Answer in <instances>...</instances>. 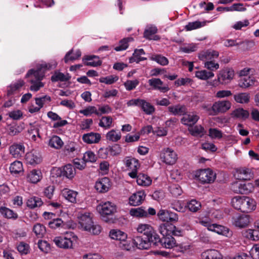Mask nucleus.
Masks as SVG:
<instances>
[{
    "label": "nucleus",
    "mask_w": 259,
    "mask_h": 259,
    "mask_svg": "<svg viewBox=\"0 0 259 259\" xmlns=\"http://www.w3.org/2000/svg\"><path fill=\"white\" fill-rule=\"evenodd\" d=\"M251 222L248 215L237 214L232 218V223L237 227L242 228L247 226Z\"/></svg>",
    "instance_id": "14"
},
{
    "label": "nucleus",
    "mask_w": 259,
    "mask_h": 259,
    "mask_svg": "<svg viewBox=\"0 0 259 259\" xmlns=\"http://www.w3.org/2000/svg\"><path fill=\"white\" fill-rule=\"evenodd\" d=\"M24 82L22 80H18L16 82L12 83L8 88V95H11L16 91L19 90L23 85Z\"/></svg>",
    "instance_id": "53"
},
{
    "label": "nucleus",
    "mask_w": 259,
    "mask_h": 259,
    "mask_svg": "<svg viewBox=\"0 0 259 259\" xmlns=\"http://www.w3.org/2000/svg\"><path fill=\"white\" fill-rule=\"evenodd\" d=\"M139 107L147 115H151L155 111L154 107L150 103L141 99Z\"/></svg>",
    "instance_id": "41"
},
{
    "label": "nucleus",
    "mask_w": 259,
    "mask_h": 259,
    "mask_svg": "<svg viewBox=\"0 0 259 259\" xmlns=\"http://www.w3.org/2000/svg\"><path fill=\"white\" fill-rule=\"evenodd\" d=\"M137 183L139 186L143 187L149 186L152 184V179L147 175L140 173H137Z\"/></svg>",
    "instance_id": "29"
},
{
    "label": "nucleus",
    "mask_w": 259,
    "mask_h": 259,
    "mask_svg": "<svg viewBox=\"0 0 259 259\" xmlns=\"http://www.w3.org/2000/svg\"><path fill=\"white\" fill-rule=\"evenodd\" d=\"M256 80L253 75H249L244 77L239 80V85L242 88H248L251 86H253L256 83Z\"/></svg>",
    "instance_id": "33"
},
{
    "label": "nucleus",
    "mask_w": 259,
    "mask_h": 259,
    "mask_svg": "<svg viewBox=\"0 0 259 259\" xmlns=\"http://www.w3.org/2000/svg\"><path fill=\"white\" fill-rule=\"evenodd\" d=\"M101 139V135L97 133L90 132L82 135V141L88 144H96L99 142Z\"/></svg>",
    "instance_id": "24"
},
{
    "label": "nucleus",
    "mask_w": 259,
    "mask_h": 259,
    "mask_svg": "<svg viewBox=\"0 0 259 259\" xmlns=\"http://www.w3.org/2000/svg\"><path fill=\"white\" fill-rule=\"evenodd\" d=\"M97 210L100 213L103 219L106 222H108L107 218L112 215L117 211L116 205L110 201L101 202L97 206Z\"/></svg>",
    "instance_id": "6"
},
{
    "label": "nucleus",
    "mask_w": 259,
    "mask_h": 259,
    "mask_svg": "<svg viewBox=\"0 0 259 259\" xmlns=\"http://www.w3.org/2000/svg\"><path fill=\"white\" fill-rule=\"evenodd\" d=\"M234 76V71L232 68H225L220 71L218 80L221 84L229 83Z\"/></svg>",
    "instance_id": "12"
},
{
    "label": "nucleus",
    "mask_w": 259,
    "mask_h": 259,
    "mask_svg": "<svg viewBox=\"0 0 259 259\" xmlns=\"http://www.w3.org/2000/svg\"><path fill=\"white\" fill-rule=\"evenodd\" d=\"M57 65L56 61L49 63L40 64L36 70L30 69L26 75V78H30V83L31 84L30 90L31 91L37 92L44 86L41 82L45 76L46 71L55 68Z\"/></svg>",
    "instance_id": "1"
},
{
    "label": "nucleus",
    "mask_w": 259,
    "mask_h": 259,
    "mask_svg": "<svg viewBox=\"0 0 259 259\" xmlns=\"http://www.w3.org/2000/svg\"><path fill=\"white\" fill-rule=\"evenodd\" d=\"M0 212L4 217L8 219L15 220L18 218V215L16 213L14 212L12 210L5 207L0 208Z\"/></svg>",
    "instance_id": "56"
},
{
    "label": "nucleus",
    "mask_w": 259,
    "mask_h": 259,
    "mask_svg": "<svg viewBox=\"0 0 259 259\" xmlns=\"http://www.w3.org/2000/svg\"><path fill=\"white\" fill-rule=\"evenodd\" d=\"M168 110L174 115H184L187 112L186 106L181 104L169 106Z\"/></svg>",
    "instance_id": "34"
},
{
    "label": "nucleus",
    "mask_w": 259,
    "mask_h": 259,
    "mask_svg": "<svg viewBox=\"0 0 259 259\" xmlns=\"http://www.w3.org/2000/svg\"><path fill=\"white\" fill-rule=\"evenodd\" d=\"M145 54L144 51L142 49H136L135 50L133 53V56L129 59V62L130 63L136 62L139 63L141 61L145 60L146 59V58L141 57L142 55Z\"/></svg>",
    "instance_id": "47"
},
{
    "label": "nucleus",
    "mask_w": 259,
    "mask_h": 259,
    "mask_svg": "<svg viewBox=\"0 0 259 259\" xmlns=\"http://www.w3.org/2000/svg\"><path fill=\"white\" fill-rule=\"evenodd\" d=\"M207 22H209V21L200 22L199 21H196L194 22H189L188 24L185 26V29L187 31H191L200 28L204 26Z\"/></svg>",
    "instance_id": "54"
},
{
    "label": "nucleus",
    "mask_w": 259,
    "mask_h": 259,
    "mask_svg": "<svg viewBox=\"0 0 259 259\" xmlns=\"http://www.w3.org/2000/svg\"><path fill=\"white\" fill-rule=\"evenodd\" d=\"M81 55V53L79 50L73 51V50L69 51L65 55L64 60L66 63L69 61H73L78 59Z\"/></svg>",
    "instance_id": "45"
},
{
    "label": "nucleus",
    "mask_w": 259,
    "mask_h": 259,
    "mask_svg": "<svg viewBox=\"0 0 259 259\" xmlns=\"http://www.w3.org/2000/svg\"><path fill=\"white\" fill-rule=\"evenodd\" d=\"M123 163L128 169L131 171L128 173V175L131 178L135 179L140 165L139 160L133 157H126L124 158Z\"/></svg>",
    "instance_id": "10"
},
{
    "label": "nucleus",
    "mask_w": 259,
    "mask_h": 259,
    "mask_svg": "<svg viewBox=\"0 0 259 259\" xmlns=\"http://www.w3.org/2000/svg\"><path fill=\"white\" fill-rule=\"evenodd\" d=\"M42 178V175L40 169H33L30 170L26 175V181L32 184H36Z\"/></svg>",
    "instance_id": "19"
},
{
    "label": "nucleus",
    "mask_w": 259,
    "mask_h": 259,
    "mask_svg": "<svg viewBox=\"0 0 259 259\" xmlns=\"http://www.w3.org/2000/svg\"><path fill=\"white\" fill-rule=\"evenodd\" d=\"M9 169L12 174H18L23 171L22 163L16 160L11 164Z\"/></svg>",
    "instance_id": "51"
},
{
    "label": "nucleus",
    "mask_w": 259,
    "mask_h": 259,
    "mask_svg": "<svg viewBox=\"0 0 259 259\" xmlns=\"http://www.w3.org/2000/svg\"><path fill=\"white\" fill-rule=\"evenodd\" d=\"M251 43V41L245 40L244 41L241 40L239 38L236 39H227L224 42V45L227 47H232L235 46H239L242 45H249V44Z\"/></svg>",
    "instance_id": "38"
},
{
    "label": "nucleus",
    "mask_w": 259,
    "mask_h": 259,
    "mask_svg": "<svg viewBox=\"0 0 259 259\" xmlns=\"http://www.w3.org/2000/svg\"><path fill=\"white\" fill-rule=\"evenodd\" d=\"M130 214L137 218H145L148 217V213L142 207L132 208L130 210Z\"/></svg>",
    "instance_id": "36"
},
{
    "label": "nucleus",
    "mask_w": 259,
    "mask_h": 259,
    "mask_svg": "<svg viewBox=\"0 0 259 259\" xmlns=\"http://www.w3.org/2000/svg\"><path fill=\"white\" fill-rule=\"evenodd\" d=\"M199 119V116L196 112H192L185 113L181 119L182 123L186 125L192 126L195 124Z\"/></svg>",
    "instance_id": "18"
},
{
    "label": "nucleus",
    "mask_w": 259,
    "mask_h": 259,
    "mask_svg": "<svg viewBox=\"0 0 259 259\" xmlns=\"http://www.w3.org/2000/svg\"><path fill=\"white\" fill-rule=\"evenodd\" d=\"M234 176L235 178L239 180H247L252 177L251 170L246 167L237 168Z\"/></svg>",
    "instance_id": "20"
},
{
    "label": "nucleus",
    "mask_w": 259,
    "mask_h": 259,
    "mask_svg": "<svg viewBox=\"0 0 259 259\" xmlns=\"http://www.w3.org/2000/svg\"><path fill=\"white\" fill-rule=\"evenodd\" d=\"M106 137L107 140L115 142L120 139L121 135L120 132L112 130L106 134Z\"/></svg>",
    "instance_id": "57"
},
{
    "label": "nucleus",
    "mask_w": 259,
    "mask_h": 259,
    "mask_svg": "<svg viewBox=\"0 0 259 259\" xmlns=\"http://www.w3.org/2000/svg\"><path fill=\"white\" fill-rule=\"evenodd\" d=\"M111 186V183L109 179L104 177L97 181L95 188L100 193H105L109 190Z\"/></svg>",
    "instance_id": "16"
},
{
    "label": "nucleus",
    "mask_w": 259,
    "mask_h": 259,
    "mask_svg": "<svg viewBox=\"0 0 259 259\" xmlns=\"http://www.w3.org/2000/svg\"><path fill=\"white\" fill-rule=\"evenodd\" d=\"M77 219L80 227L83 230L94 235H98L101 232V227L93 224L90 212L82 210L78 213Z\"/></svg>",
    "instance_id": "2"
},
{
    "label": "nucleus",
    "mask_w": 259,
    "mask_h": 259,
    "mask_svg": "<svg viewBox=\"0 0 259 259\" xmlns=\"http://www.w3.org/2000/svg\"><path fill=\"white\" fill-rule=\"evenodd\" d=\"M159 159L167 165H172L177 161L178 157L173 149L166 147L162 149L160 152Z\"/></svg>",
    "instance_id": "7"
},
{
    "label": "nucleus",
    "mask_w": 259,
    "mask_h": 259,
    "mask_svg": "<svg viewBox=\"0 0 259 259\" xmlns=\"http://www.w3.org/2000/svg\"><path fill=\"white\" fill-rule=\"evenodd\" d=\"M63 176L67 179H72L75 175V168L71 164H67L62 168Z\"/></svg>",
    "instance_id": "40"
},
{
    "label": "nucleus",
    "mask_w": 259,
    "mask_h": 259,
    "mask_svg": "<svg viewBox=\"0 0 259 259\" xmlns=\"http://www.w3.org/2000/svg\"><path fill=\"white\" fill-rule=\"evenodd\" d=\"M63 176V171L61 168L53 167L51 170V179L53 182L59 183L60 179Z\"/></svg>",
    "instance_id": "49"
},
{
    "label": "nucleus",
    "mask_w": 259,
    "mask_h": 259,
    "mask_svg": "<svg viewBox=\"0 0 259 259\" xmlns=\"http://www.w3.org/2000/svg\"><path fill=\"white\" fill-rule=\"evenodd\" d=\"M26 203L28 207L32 209L40 207L43 203L41 198L38 197H32L27 200Z\"/></svg>",
    "instance_id": "50"
},
{
    "label": "nucleus",
    "mask_w": 259,
    "mask_h": 259,
    "mask_svg": "<svg viewBox=\"0 0 259 259\" xmlns=\"http://www.w3.org/2000/svg\"><path fill=\"white\" fill-rule=\"evenodd\" d=\"M200 203L195 199H192L187 202L186 207L192 212L197 211L201 207Z\"/></svg>",
    "instance_id": "58"
},
{
    "label": "nucleus",
    "mask_w": 259,
    "mask_h": 259,
    "mask_svg": "<svg viewBox=\"0 0 259 259\" xmlns=\"http://www.w3.org/2000/svg\"><path fill=\"white\" fill-rule=\"evenodd\" d=\"M118 79V77L116 75H110L106 77H101L99 81L107 84H111L116 82Z\"/></svg>",
    "instance_id": "64"
},
{
    "label": "nucleus",
    "mask_w": 259,
    "mask_h": 259,
    "mask_svg": "<svg viewBox=\"0 0 259 259\" xmlns=\"http://www.w3.org/2000/svg\"><path fill=\"white\" fill-rule=\"evenodd\" d=\"M112 122V118L109 116H103L100 120L99 125L100 126L105 128L111 127Z\"/></svg>",
    "instance_id": "61"
},
{
    "label": "nucleus",
    "mask_w": 259,
    "mask_h": 259,
    "mask_svg": "<svg viewBox=\"0 0 259 259\" xmlns=\"http://www.w3.org/2000/svg\"><path fill=\"white\" fill-rule=\"evenodd\" d=\"M219 53L218 51L208 50L202 52L199 54L198 57L200 60L204 62L207 61L212 60L219 57Z\"/></svg>",
    "instance_id": "27"
},
{
    "label": "nucleus",
    "mask_w": 259,
    "mask_h": 259,
    "mask_svg": "<svg viewBox=\"0 0 259 259\" xmlns=\"http://www.w3.org/2000/svg\"><path fill=\"white\" fill-rule=\"evenodd\" d=\"M97 160V155L92 151L85 152L83 156V160L85 162L94 163Z\"/></svg>",
    "instance_id": "60"
},
{
    "label": "nucleus",
    "mask_w": 259,
    "mask_h": 259,
    "mask_svg": "<svg viewBox=\"0 0 259 259\" xmlns=\"http://www.w3.org/2000/svg\"><path fill=\"white\" fill-rule=\"evenodd\" d=\"M149 85L155 90H158L161 92L165 93L169 90L167 85L164 84L163 81L159 78H153L148 80Z\"/></svg>",
    "instance_id": "21"
},
{
    "label": "nucleus",
    "mask_w": 259,
    "mask_h": 259,
    "mask_svg": "<svg viewBox=\"0 0 259 259\" xmlns=\"http://www.w3.org/2000/svg\"><path fill=\"white\" fill-rule=\"evenodd\" d=\"M195 177L203 184H209L214 181L216 175L210 168L201 169L196 172Z\"/></svg>",
    "instance_id": "8"
},
{
    "label": "nucleus",
    "mask_w": 259,
    "mask_h": 259,
    "mask_svg": "<svg viewBox=\"0 0 259 259\" xmlns=\"http://www.w3.org/2000/svg\"><path fill=\"white\" fill-rule=\"evenodd\" d=\"M151 59L162 66H165L168 64V59L161 55H154L151 57Z\"/></svg>",
    "instance_id": "62"
},
{
    "label": "nucleus",
    "mask_w": 259,
    "mask_h": 259,
    "mask_svg": "<svg viewBox=\"0 0 259 259\" xmlns=\"http://www.w3.org/2000/svg\"><path fill=\"white\" fill-rule=\"evenodd\" d=\"M231 203L234 208L244 212H251L256 207L255 201L247 196H235L232 198Z\"/></svg>",
    "instance_id": "3"
},
{
    "label": "nucleus",
    "mask_w": 259,
    "mask_h": 259,
    "mask_svg": "<svg viewBox=\"0 0 259 259\" xmlns=\"http://www.w3.org/2000/svg\"><path fill=\"white\" fill-rule=\"evenodd\" d=\"M195 76L201 80H206L212 78L214 74L212 72L207 71L205 70L197 71L195 73Z\"/></svg>",
    "instance_id": "55"
},
{
    "label": "nucleus",
    "mask_w": 259,
    "mask_h": 259,
    "mask_svg": "<svg viewBox=\"0 0 259 259\" xmlns=\"http://www.w3.org/2000/svg\"><path fill=\"white\" fill-rule=\"evenodd\" d=\"M202 259H228L216 249H208L201 253Z\"/></svg>",
    "instance_id": "23"
},
{
    "label": "nucleus",
    "mask_w": 259,
    "mask_h": 259,
    "mask_svg": "<svg viewBox=\"0 0 259 259\" xmlns=\"http://www.w3.org/2000/svg\"><path fill=\"white\" fill-rule=\"evenodd\" d=\"M204 66L208 70L211 71L217 70L220 67V65L218 63H215L213 60L207 61L204 63Z\"/></svg>",
    "instance_id": "63"
},
{
    "label": "nucleus",
    "mask_w": 259,
    "mask_h": 259,
    "mask_svg": "<svg viewBox=\"0 0 259 259\" xmlns=\"http://www.w3.org/2000/svg\"><path fill=\"white\" fill-rule=\"evenodd\" d=\"M25 147L22 144H14L9 147L10 153L14 158H19L24 153Z\"/></svg>",
    "instance_id": "25"
},
{
    "label": "nucleus",
    "mask_w": 259,
    "mask_h": 259,
    "mask_svg": "<svg viewBox=\"0 0 259 259\" xmlns=\"http://www.w3.org/2000/svg\"><path fill=\"white\" fill-rule=\"evenodd\" d=\"M137 231L141 234H143L146 236L147 239H154L155 241H160L159 236L155 232L153 227L149 224H139L136 228Z\"/></svg>",
    "instance_id": "9"
},
{
    "label": "nucleus",
    "mask_w": 259,
    "mask_h": 259,
    "mask_svg": "<svg viewBox=\"0 0 259 259\" xmlns=\"http://www.w3.org/2000/svg\"><path fill=\"white\" fill-rule=\"evenodd\" d=\"M242 236L248 239L257 241L259 240V231L254 229H247L242 232Z\"/></svg>",
    "instance_id": "35"
},
{
    "label": "nucleus",
    "mask_w": 259,
    "mask_h": 259,
    "mask_svg": "<svg viewBox=\"0 0 259 259\" xmlns=\"http://www.w3.org/2000/svg\"><path fill=\"white\" fill-rule=\"evenodd\" d=\"M33 232L38 238H41L46 233V228L40 224H36L33 227Z\"/></svg>",
    "instance_id": "59"
},
{
    "label": "nucleus",
    "mask_w": 259,
    "mask_h": 259,
    "mask_svg": "<svg viewBox=\"0 0 259 259\" xmlns=\"http://www.w3.org/2000/svg\"><path fill=\"white\" fill-rule=\"evenodd\" d=\"M64 144L61 139L57 136H53L49 141V146L56 149H61Z\"/></svg>",
    "instance_id": "39"
},
{
    "label": "nucleus",
    "mask_w": 259,
    "mask_h": 259,
    "mask_svg": "<svg viewBox=\"0 0 259 259\" xmlns=\"http://www.w3.org/2000/svg\"><path fill=\"white\" fill-rule=\"evenodd\" d=\"M71 76L68 73H63L59 71H56L51 77V80L53 82L66 81L69 80Z\"/></svg>",
    "instance_id": "43"
},
{
    "label": "nucleus",
    "mask_w": 259,
    "mask_h": 259,
    "mask_svg": "<svg viewBox=\"0 0 259 259\" xmlns=\"http://www.w3.org/2000/svg\"><path fill=\"white\" fill-rule=\"evenodd\" d=\"M77 238V236L73 232H67L63 236L55 237L53 241L58 247L69 249L72 247L73 243L76 241Z\"/></svg>",
    "instance_id": "5"
},
{
    "label": "nucleus",
    "mask_w": 259,
    "mask_h": 259,
    "mask_svg": "<svg viewBox=\"0 0 259 259\" xmlns=\"http://www.w3.org/2000/svg\"><path fill=\"white\" fill-rule=\"evenodd\" d=\"M249 115L248 111L243 108H237L234 110L231 114L233 118L239 119H245L248 117Z\"/></svg>",
    "instance_id": "46"
},
{
    "label": "nucleus",
    "mask_w": 259,
    "mask_h": 259,
    "mask_svg": "<svg viewBox=\"0 0 259 259\" xmlns=\"http://www.w3.org/2000/svg\"><path fill=\"white\" fill-rule=\"evenodd\" d=\"M135 247H136L139 249H147L150 248L151 243L157 245L160 241H155L152 239H144L140 236L136 237L135 239Z\"/></svg>",
    "instance_id": "15"
},
{
    "label": "nucleus",
    "mask_w": 259,
    "mask_h": 259,
    "mask_svg": "<svg viewBox=\"0 0 259 259\" xmlns=\"http://www.w3.org/2000/svg\"><path fill=\"white\" fill-rule=\"evenodd\" d=\"M109 235L112 239L118 240L119 243L127 238V235L125 233L118 229L110 230Z\"/></svg>",
    "instance_id": "31"
},
{
    "label": "nucleus",
    "mask_w": 259,
    "mask_h": 259,
    "mask_svg": "<svg viewBox=\"0 0 259 259\" xmlns=\"http://www.w3.org/2000/svg\"><path fill=\"white\" fill-rule=\"evenodd\" d=\"M133 41V38L128 37L121 39L119 45L114 48V50L117 51H122L125 50L128 47V42Z\"/></svg>",
    "instance_id": "52"
},
{
    "label": "nucleus",
    "mask_w": 259,
    "mask_h": 259,
    "mask_svg": "<svg viewBox=\"0 0 259 259\" xmlns=\"http://www.w3.org/2000/svg\"><path fill=\"white\" fill-rule=\"evenodd\" d=\"M188 131L191 135L194 137H202L206 133L204 128L201 125L191 126Z\"/></svg>",
    "instance_id": "37"
},
{
    "label": "nucleus",
    "mask_w": 259,
    "mask_h": 259,
    "mask_svg": "<svg viewBox=\"0 0 259 259\" xmlns=\"http://www.w3.org/2000/svg\"><path fill=\"white\" fill-rule=\"evenodd\" d=\"M250 96L248 93H240L234 95V100L238 103L246 104L249 102Z\"/></svg>",
    "instance_id": "44"
},
{
    "label": "nucleus",
    "mask_w": 259,
    "mask_h": 259,
    "mask_svg": "<svg viewBox=\"0 0 259 259\" xmlns=\"http://www.w3.org/2000/svg\"><path fill=\"white\" fill-rule=\"evenodd\" d=\"M232 189L236 193L247 194L254 190V184L253 182H235L233 184Z\"/></svg>",
    "instance_id": "11"
},
{
    "label": "nucleus",
    "mask_w": 259,
    "mask_h": 259,
    "mask_svg": "<svg viewBox=\"0 0 259 259\" xmlns=\"http://www.w3.org/2000/svg\"><path fill=\"white\" fill-rule=\"evenodd\" d=\"M25 160L28 164L35 165L41 161V158L38 152L32 151L26 153Z\"/></svg>",
    "instance_id": "26"
},
{
    "label": "nucleus",
    "mask_w": 259,
    "mask_h": 259,
    "mask_svg": "<svg viewBox=\"0 0 259 259\" xmlns=\"http://www.w3.org/2000/svg\"><path fill=\"white\" fill-rule=\"evenodd\" d=\"M119 246L123 250H133L135 249V239H124L119 243Z\"/></svg>",
    "instance_id": "48"
},
{
    "label": "nucleus",
    "mask_w": 259,
    "mask_h": 259,
    "mask_svg": "<svg viewBox=\"0 0 259 259\" xmlns=\"http://www.w3.org/2000/svg\"><path fill=\"white\" fill-rule=\"evenodd\" d=\"M83 61L85 65L92 67L100 66L102 62L99 58L95 55L87 56L83 58Z\"/></svg>",
    "instance_id": "32"
},
{
    "label": "nucleus",
    "mask_w": 259,
    "mask_h": 259,
    "mask_svg": "<svg viewBox=\"0 0 259 259\" xmlns=\"http://www.w3.org/2000/svg\"><path fill=\"white\" fill-rule=\"evenodd\" d=\"M146 194L143 191H139L133 193L128 198L129 204L132 206L141 204L145 199Z\"/></svg>",
    "instance_id": "17"
},
{
    "label": "nucleus",
    "mask_w": 259,
    "mask_h": 259,
    "mask_svg": "<svg viewBox=\"0 0 259 259\" xmlns=\"http://www.w3.org/2000/svg\"><path fill=\"white\" fill-rule=\"evenodd\" d=\"M210 231L227 237H230L233 234L228 228L217 224H213V226H210Z\"/></svg>",
    "instance_id": "22"
},
{
    "label": "nucleus",
    "mask_w": 259,
    "mask_h": 259,
    "mask_svg": "<svg viewBox=\"0 0 259 259\" xmlns=\"http://www.w3.org/2000/svg\"><path fill=\"white\" fill-rule=\"evenodd\" d=\"M163 247L166 248H172L176 245V241L175 238L171 236L163 237L161 239H160V241Z\"/></svg>",
    "instance_id": "42"
},
{
    "label": "nucleus",
    "mask_w": 259,
    "mask_h": 259,
    "mask_svg": "<svg viewBox=\"0 0 259 259\" xmlns=\"http://www.w3.org/2000/svg\"><path fill=\"white\" fill-rule=\"evenodd\" d=\"M232 104L228 100H220L214 102L212 106L203 105L202 106L209 115H214L219 113H224L231 107Z\"/></svg>",
    "instance_id": "4"
},
{
    "label": "nucleus",
    "mask_w": 259,
    "mask_h": 259,
    "mask_svg": "<svg viewBox=\"0 0 259 259\" xmlns=\"http://www.w3.org/2000/svg\"><path fill=\"white\" fill-rule=\"evenodd\" d=\"M157 31V29L155 26L148 25L144 31V37L149 39L158 40L159 37L154 35Z\"/></svg>",
    "instance_id": "30"
},
{
    "label": "nucleus",
    "mask_w": 259,
    "mask_h": 259,
    "mask_svg": "<svg viewBox=\"0 0 259 259\" xmlns=\"http://www.w3.org/2000/svg\"><path fill=\"white\" fill-rule=\"evenodd\" d=\"M157 216L160 220L165 222H177L179 219L176 213L165 209H160Z\"/></svg>",
    "instance_id": "13"
},
{
    "label": "nucleus",
    "mask_w": 259,
    "mask_h": 259,
    "mask_svg": "<svg viewBox=\"0 0 259 259\" xmlns=\"http://www.w3.org/2000/svg\"><path fill=\"white\" fill-rule=\"evenodd\" d=\"M62 196L69 202L75 203L77 202V192L68 189L64 188L61 191Z\"/></svg>",
    "instance_id": "28"
}]
</instances>
